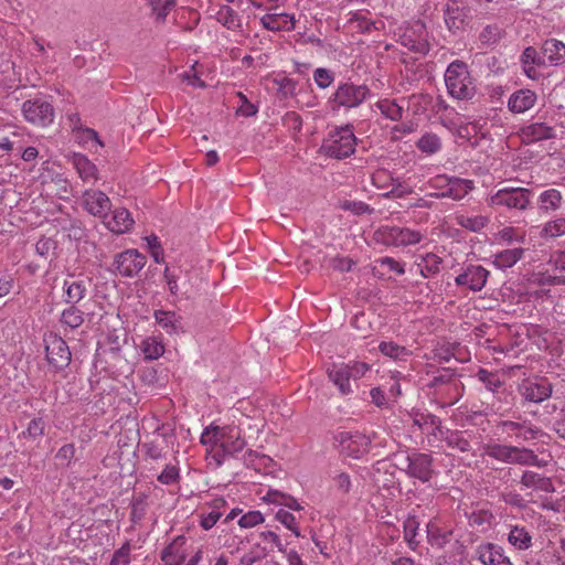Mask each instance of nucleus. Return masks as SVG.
<instances>
[{"instance_id": "nucleus-18", "label": "nucleus", "mask_w": 565, "mask_h": 565, "mask_svg": "<svg viewBox=\"0 0 565 565\" xmlns=\"http://www.w3.org/2000/svg\"><path fill=\"white\" fill-rule=\"evenodd\" d=\"M476 556L482 565H513L503 548L493 543L480 544L476 550Z\"/></svg>"}, {"instance_id": "nucleus-16", "label": "nucleus", "mask_w": 565, "mask_h": 565, "mask_svg": "<svg viewBox=\"0 0 565 565\" xmlns=\"http://www.w3.org/2000/svg\"><path fill=\"white\" fill-rule=\"evenodd\" d=\"M520 393L524 399L541 403L552 394V385L546 379H527L520 385Z\"/></svg>"}, {"instance_id": "nucleus-19", "label": "nucleus", "mask_w": 565, "mask_h": 565, "mask_svg": "<svg viewBox=\"0 0 565 565\" xmlns=\"http://www.w3.org/2000/svg\"><path fill=\"white\" fill-rule=\"evenodd\" d=\"M519 136L523 143L530 145L553 138L555 130L545 122H532L522 127L519 131Z\"/></svg>"}, {"instance_id": "nucleus-60", "label": "nucleus", "mask_w": 565, "mask_h": 565, "mask_svg": "<svg viewBox=\"0 0 565 565\" xmlns=\"http://www.w3.org/2000/svg\"><path fill=\"white\" fill-rule=\"evenodd\" d=\"M379 262L381 266L386 267L388 270L398 275H403L405 273L404 265L392 257H383Z\"/></svg>"}, {"instance_id": "nucleus-35", "label": "nucleus", "mask_w": 565, "mask_h": 565, "mask_svg": "<svg viewBox=\"0 0 565 565\" xmlns=\"http://www.w3.org/2000/svg\"><path fill=\"white\" fill-rule=\"evenodd\" d=\"M456 221L458 225L471 232H480L489 223L488 216L481 214H459Z\"/></svg>"}, {"instance_id": "nucleus-12", "label": "nucleus", "mask_w": 565, "mask_h": 565, "mask_svg": "<svg viewBox=\"0 0 565 565\" xmlns=\"http://www.w3.org/2000/svg\"><path fill=\"white\" fill-rule=\"evenodd\" d=\"M22 111L26 121L39 127H46L53 122V107L45 100H26L23 103Z\"/></svg>"}, {"instance_id": "nucleus-33", "label": "nucleus", "mask_w": 565, "mask_h": 565, "mask_svg": "<svg viewBox=\"0 0 565 565\" xmlns=\"http://www.w3.org/2000/svg\"><path fill=\"white\" fill-rule=\"evenodd\" d=\"M156 322L169 334L178 333L182 330L180 317L172 311L157 310L154 312Z\"/></svg>"}, {"instance_id": "nucleus-11", "label": "nucleus", "mask_w": 565, "mask_h": 565, "mask_svg": "<svg viewBox=\"0 0 565 565\" xmlns=\"http://www.w3.org/2000/svg\"><path fill=\"white\" fill-rule=\"evenodd\" d=\"M147 258L138 249H126L114 259L116 271L122 277H135L146 266Z\"/></svg>"}, {"instance_id": "nucleus-54", "label": "nucleus", "mask_w": 565, "mask_h": 565, "mask_svg": "<svg viewBox=\"0 0 565 565\" xmlns=\"http://www.w3.org/2000/svg\"><path fill=\"white\" fill-rule=\"evenodd\" d=\"M419 523L415 518H408L404 522V539L407 541L408 545L412 548H415L417 542L415 541V537L417 535Z\"/></svg>"}, {"instance_id": "nucleus-55", "label": "nucleus", "mask_w": 565, "mask_h": 565, "mask_svg": "<svg viewBox=\"0 0 565 565\" xmlns=\"http://www.w3.org/2000/svg\"><path fill=\"white\" fill-rule=\"evenodd\" d=\"M131 546L127 542L121 547L115 551L109 565H129Z\"/></svg>"}, {"instance_id": "nucleus-59", "label": "nucleus", "mask_w": 565, "mask_h": 565, "mask_svg": "<svg viewBox=\"0 0 565 565\" xmlns=\"http://www.w3.org/2000/svg\"><path fill=\"white\" fill-rule=\"evenodd\" d=\"M347 366H349L351 379L354 381L363 377L370 371V364L361 361L347 363Z\"/></svg>"}, {"instance_id": "nucleus-6", "label": "nucleus", "mask_w": 565, "mask_h": 565, "mask_svg": "<svg viewBox=\"0 0 565 565\" xmlns=\"http://www.w3.org/2000/svg\"><path fill=\"white\" fill-rule=\"evenodd\" d=\"M486 454L491 458L507 463L520 465H535L537 461L536 455L525 448H518L514 446L491 444L486 447Z\"/></svg>"}, {"instance_id": "nucleus-51", "label": "nucleus", "mask_w": 565, "mask_h": 565, "mask_svg": "<svg viewBox=\"0 0 565 565\" xmlns=\"http://www.w3.org/2000/svg\"><path fill=\"white\" fill-rule=\"evenodd\" d=\"M148 2L157 19L160 20H163L175 4V0H148Z\"/></svg>"}, {"instance_id": "nucleus-25", "label": "nucleus", "mask_w": 565, "mask_h": 565, "mask_svg": "<svg viewBox=\"0 0 565 565\" xmlns=\"http://www.w3.org/2000/svg\"><path fill=\"white\" fill-rule=\"evenodd\" d=\"M87 292L86 281L84 279L67 277L63 282V298L67 303L75 305L79 302Z\"/></svg>"}, {"instance_id": "nucleus-29", "label": "nucleus", "mask_w": 565, "mask_h": 565, "mask_svg": "<svg viewBox=\"0 0 565 565\" xmlns=\"http://www.w3.org/2000/svg\"><path fill=\"white\" fill-rule=\"evenodd\" d=\"M226 501L223 498H215L210 503V511L202 512L200 515V525L204 530L212 529L223 514Z\"/></svg>"}, {"instance_id": "nucleus-9", "label": "nucleus", "mask_w": 565, "mask_h": 565, "mask_svg": "<svg viewBox=\"0 0 565 565\" xmlns=\"http://www.w3.org/2000/svg\"><path fill=\"white\" fill-rule=\"evenodd\" d=\"M404 468L406 475L413 479L422 482H428L433 476V460L430 455L422 452H409L403 457Z\"/></svg>"}, {"instance_id": "nucleus-43", "label": "nucleus", "mask_w": 565, "mask_h": 565, "mask_svg": "<svg viewBox=\"0 0 565 565\" xmlns=\"http://www.w3.org/2000/svg\"><path fill=\"white\" fill-rule=\"evenodd\" d=\"M444 18L448 30L451 32L458 30L463 22L461 11L455 3L446 6Z\"/></svg>"}, {"instance_id": "nucleus-40", "label": "nucleus", "mask_w": 565, "mask_h": 565, "mask_svg": "<svg viewBox=\"0 0 565 565\" xmlns=\"http://www.w3.org/2000/svg\"><path fill=\"white\" fill-rule=\"evenodd\" d=\"M451 532L441 530L436 522L427 524V537L431 545L444 546L450 540Z\"/></svg>"}, {"instance_id": "nucleus-7", "label": "nucleus", "mask_w": 565, "mask_h": 565, "mask_svg": "<svg viewBox=\"0 0 565 565\" xmlns=\"http://www.w3.org/2000/svg\"><path fill=\"white\" fill-rule=\"evenodd\" d=\"M531 200V193L523 188H503L492 194L488 203L491 206L524 210Z\"/></svg>"}, {"instance_id": "nucleus-42", "label": "nucleus", "mask_w": 565, "mask_h": 565, "mask_svg": "<svg viewBox=\"0 0 565 565\" xmlns=\"http://www.w3.org/2000/svg\"><path fill=\"white\" fill-rule=\"evenodd\" d=\"M268 554L265 546L259 543H255L246 551L239 558L241 565H254L264 559Z\"/></svg>"}, {"instance_id": "nucleus-4", "label": "nucleus", "mask_w": 565, "mask_h": 565, "mask_svg": "<svg viewBox=\"0 0 565 565\" xmlns=\"http://www.w3.org/2000/svg\"><path fill=\"white\" fill-rule=\"evenodd\" d=\"M334 441L342 455L353 459H363L371 447V438L360 431H339Z\"/></svg>"}, {"instance_id": "nucleus-13", "label": "nucleus", "mask_w": 565, "mask_h": 565, "mask_svg": "<svg viewBox=\"0 0 565 565\" xmlns=\"http://www.w3.org/2000/svg\"><path fill=\"white\" fill-rule=\"evenodd\" d=\"M370 94L366 85H354L344 83L338 86L334 93V100L339 106L353 108L361 105Z\"/></svg>"}, {"instance_id": "nucleus-41", "label": "nucleus", "mask_w": 565, "mask_h": 565, "mask_svg": "<svg viewBox=\"0 0 565 565\" xmlns=\"http://www.w3.org/2000/svg\"><path fill=\"white\" fill-rule=\"evenodd\" d=\"M379 350L381 353L385 356H388L393 360L403 361L406 360L409 356V351L402 345H398L395 342H381L379 345Z\"/></svg>"}, {"instance_id": "nucleus-22", "label": "nucleus", "mask_w": 565, "mask_h": 565, "mask_svg": "<svg viewBox=\"0 0 565 565\" xmlns=\"http://www.w3.org/2000/svg\"><path fill=\"white\" fill-rule=\"evenodd\" d=\"M328 376L342 395H349L353 392L350 383V369L347 363H333L328 367Z\"/></svg>"}, {"instance_id": "nucleus-23", "label": "nucleus", "mask_w": 565, "mask_h": 565, "mask_svg": "<svg viewBox=\"0 0 565 565\" xmlns=\"http://www.w3.org/2000/svg\"><path fill=\"white\" fill-rule=\"evenodd\" d=\"M70 160L83 182L90 183L97 181V167L86 156L82 153H74Z\"/></svg>"}, {"instance_id": "nucleus-15", "label": "nucleus", "mask_w": 565, "mask_h": 565, "mask_svg": "<svg viewBox=\"0 0 565 565\" xmlns=\"http://www.w3.org/2000/svg\"><path fill=\"white\" fill-rule=\"evenodd\" d=\"M226 428L207 427L201 435V443L206 447V457L210 465L213 462L215 467L222 465L221 445Z\"/></svg>"}, {"instance_id": "nucleus-48", "label": "nucleus", "mask_w": 565, "mask_h": 565, "mask_svg": "<svg viewBox=\"0 0 565 565\" xmlns=\"http://www.w3.org/2000/svg\"><path fill=\"white\" fill-rule=\"evenodd\" d=\"M276 520L280 522L286 529L291 531L295 536H300V530L298 526V523L296 521V518L294 514H291L288 510L280 508L275 515Z\"/></svg>"}, {"instance_id": "nucleus-58", "label": "nucleus", "mask_w": 565, "mask_h": 565, "mask_svg": "<svg viewBox=\"0 0 565 565\" xmlns=\"http://www.w3.org/2000/svg\"><path fill=\"white\" fill-rule=\"evenodd\" d=\"M179 478V469L173 465H168L162 470V472L158 476V480L162 484H172Z\"/></svg>"}, {"instance_id": "nucleus-46", "label": "nucleus", "mask_w": 565, "mask_h": 565, "mask_svg": "<svg viewBox=\"0 0 565 565\" xmlns=\"http://www.w3.org/2000/svg\"><path fill=\"white\" fill-rule=\"evenodd\" d=\"M417 147L422 152L433 154L440 150V138L435 134H425L418 141Z\"/></svg>"}, {"instance_id": "nucleus-34", "label": "nucleus", "mask_w": 565, "mask_h": 565, "mask_svg": "<svg viewBox=\"0 0 565 565\" xmlns=\"http://www.w3.org/2000/svg\"><path fill=\"white\" fill-rule=\"evenodd\" d=\"M522 248H511L497 253L493 256V265L499 269H508L514 266L523 255Z\"/></svg>"}, {"instance_id": "nucleus-47", "label": "nucleus", "mask_w": 565, "mask_h": 565, "mask_svg": "<svg viewBox=\"0 0 565 565\" xmlns=\"http://www.w3.org/2000/svg\"><path fill=\"white\" fill-rule=\"evenodd\" d=\"M76 138L79 143L89 150H93L94 148L96 150L98 147H103V142L99 140L97 132L90 128L78 130Z\"/></svg>"}, {"instance_id": "nucleus-27", "label": "nucleus", "mask_w": 565, "mask_h": 565, "mask_svg": "<svg viewBox=\"0 0 565 565\" xmlns=\"http://www.w3.org/2000/svg\"><path fill=\"white\" fill-rule=\"evenodd\" d=\"M135 224L130 212L126 209H117L114 211L110 220L107 221V227L116 233L124 234L129 232Z\"/></svg>"}, {"instance_id": "nucleus-3", "label": "nucleus", "mask_w": 565, "mask_h": 565, "mask_svg": "<svg viewBox=\"0 0 565 565\" xmlns=\"http://www.w3.org/2000/svg\"><path fill=\"white\" fill-rule=\"evenodd\" d=\"M422 238L423 234L419 231L399 226L384 225L374 232V239L386 246L414 245L419 243Z\"/></svg>"}, {"instance_id": "nucleus-52", "label": "nucleus", "mask_w": 565, "mask_h": 565, "mask_svg": "<svg viewBox=\"0 0 565 565\" xmlns=\"http://www.w3.org/2000/svg\"><path fill=\"white\" fill-rule=\"evenodd\" d=\"M45 429V423L43 418L36 417L33 418L26 429L22 433L23 437L30 438V439H36L41 437L44 434Z\"/></svg>"}, {"instance_id": "nucleus-45", "label": "nucleus", "mask_w": 565, "mask_h": 565, "mask_svg": "<svg viewBox=\"0 0 565 565\" xmlns=\"http://www.w3.org/2000/svg\"><path fill=\"white\" fill-rule=\"evenodd\" d=\"M61 322L71 329H76L84 322V313L78 308L71 306L63 310Z\"/></svg>"}, {"instance_id": "nucleus-50", "label": "nucleus", "mask_w": 565, "mask_h": 565, "mask_svg": "<svg viewBox=\"0 0 565 565\" xmlns=\"http://www.w3.org/2000/svg\"><path fill=\"white\" fill-rule=\"evenodd\" d=\"M477 377L491 392H494L498 387L501 386V381H500L499 375L497 373L490 372L486 369H480L477 372Z\"/></svg>"}, {"instance_id": "nucleus-8", "label": "nucleus", "mask_w": 565, "mask_h": 565, "mask_svg": "<svg viewBox=\"0 0 565 565\" xmlns=\"http://www.w3.org/2000/svg\"><path fill=\"white\" fill-rule=\"evenodd\" d=\"M433 188L440 190L439 196L461 200L473 189V182L468 179L438 175L431 182Z\"/></svg>"}, {"instance_id": "nucleus-32", "label": "nucleus", "mask_w": 565, "mask_h": 565, "mask_svg": "<svg viewBox=\"0 0 565 565\" xmlns=\"http://www.w3.org/2000/svg\"><path fill=\"white\" fill-rule=\"evenodd\" d=\"M508 542L519 551H526L532 546V535L524 526L512 525L508 534Z\"/></svg>"}, {"instance_id": "nucleus-1", "label": "nucleus", "mask_w": 565, "mask_h": 565, "mask_svg": "<svg viewBox=\"0 0 565 565\" xmlns=\"http://www.w3.org/2000/svg\"><path fill=\"white\" fill-rule=\"evenodd\" d=\"M448 94L456 99L468 100L475 95V84L468 65L459 60L451 62L445 72Z\"/></svg>"}, {"instance_id": "nucleus-17", "label": "nucleus", "mask_w": 565, "mask_h": 565, "mask_svg": "<svg viewBox=\"0 0 565 565\" xmlns=\"http://www.w3.org/2000/svg\"><path fill=\"white\" fill-rule=\"evenodd\" d=\"M83 206L90 215L105 217L110 211L111 203L104 192L90 189L83 193Z\"/></svg>"}, {"instance_id": "nucleus-10", "label": "nucleus", "mask_w": 565, "mask_h": 565, "mask_svg": "<svg viewBox=\"0 0 565 565\" xmlns=\"http://www.w3.org/2000/svg\"><path fill=\"white\" fill-rule=\"evenodd\" d=\"M489 276V270L483 266L469 264L461 268L460 273L455 278V284L458 287L478 292L484 288Z\"/></svg>"}, {"instance_id": "nucleus-37", "label": "nucleus", "mask_w": 565, "mask_h": 565, "mask_svg": "<svg viewBox=\"0 0 565 565\" xmlns=\"http://www.w3.org/2000/svg\"><path fill=\"white\" fill-rule=\"evenodd\" d=\"M140 349L146 360H157L164 353L162 342L156 337L143 339Z\"/></svg>"}, {"instance_id": "nucleus-39", "label": "nucleus", "mask_w": 565, "mask_h": 565, "mask_svg": "<svg viewBox=\"0 0 565 565\" xmlns=\"http://www.w3.org/2000/svg\"><path fill=\"white\" fill-rule=\"evenodd\" d=\"M265 500L270 503L282 505L289 510H302V505L294 497L287 495L278 491H269L266 494Z\"/></svg>"}, {"instance_id": "nucleus-5", "label": "nucleus", "mask_w": 565, "mask_h": 565, "mask_svg": "<svg viewBox=\"0 0 565 565\" xmlns=\"http://www.w3.org/2000/svg\"><path fill=\"white\" fill-rule=\"evenodd\" d=\"M398 39L402 45L416 53L426 55L430 51L426 25L419 20L403 25Z\"/></svg>"}, {"instance_id": "nucleus-49", "label": "nucleus", "mask_w": 565, "mask_h": 565, "mask_svg": "<svg viewBox=\"0 0 565 565\" xmlns=\"http://www.w3.org/2000/svg\"><path fill=\"white\" fill-rule=\"evenodd\" d=\"M265 516L260 511L250 510L244 514L238 520V525L242 529H252L262 523H264Z\"/></svg>"}, {"instance_id": "nucleus-62", "label": "nucleus", "mask_w": 565, "mask_h": 565, "mask_svg": "<svg viewBox=\"0 0 565 565\" xmlns=\"http://www.w3.org/2000/svg\"><path fill=\"white\" fill-rule=\"evenodd\" d=\"M540 434V430L532 427V426H526L524 424H521V428H519V431L516 433V439H522V440H530V439H535Z\"/></svg>"}, {"instance_id": "nucleus-63", "label": "nucleus", "mask_w": 565, "mask_h": 565, "mask_svg": "<svg viewBox=\"0 0 565 565\" xmlns=\"http://www.w3.org/2000/svg\"><path fill=\"white\" fill-rule=\"evenodd\" d=\"M412 188L402 182L394 183L392 190L387 193V196L392 198H404L412 193Z\"/></svg>"}, {"instance_id": "nucleus-36", "label": "nucleus", "mask_w": 565, "mask_h": 565, "mask_svg": "<svg viewBox=\"0 0 565 565\" xmlns=\"http://www.w3.org/2000/svg\"><path fill=\"white\" fill-rule=\"evenodd\" d=\"M441 259L439 256L428 253L420 257L417 267L423 277L428 278L439 271Z\"/></svg>"}, {"instance_id": "nucleus-26", "label": "nucleus", "mask_w": 565, "mask_h": 565, "mask_svg": "<svg viewBox=\"0 0 565 565\" xmlns=\"http://www.w3.org/2000/svg\"><path fill=\"white\" fill-rule=\"evenodd\" d=\"M536 102V95L530 89H520L513 93L508 102V107L512 113L522 114L531 109Z\"/></svg>"}, {"instance_id": "nucleus-20", "label": "nucleus", "mask_w": 565, "mask_h": 565, "mask_svg": "<svg viewBox=\"0 0 565 565\" xmlns=\"http://www.w3.org/2000/svg\"><path fill=\"white\" fill-rule=\"evenodd\" d=\"M262 25L269 31H292L296 19L294 14L286 12H268L260 18Z\"/></svg>"}, {"instance_id": "nucleus-24", "label": "nucleus", "mask_w": 565, "mask_h": 565, "mask_svg": "<svg viewBox=\"0 0 565 565\" xmlns=\"http://www.w3.org/2000/svg\"><path fill=\"white\" fill-rule=\"evenodd\" d=\"M561 65L565 63V44L556 39L546 40L542 46V64Z\"/></svg>"}, {"instance_id": "nucleus-30", "label": "nucleus", "mask_w": 565, "mask_h": 565, "mask_svg": "<svg viewBox=\"0 0 565 565\" xmlns=\"http://www.w3.org/2000/svg\"><path fill=\"white\" fill-rule=\"evenodd\" d=\"M245 447V440L241 438L235 428H226L221 445L222 461L226 455L239 452Z\"/></svg>"}, {"instance_id": "nucleus-61", "label": "nucleus", "mask_w": 565, "mask_h": 565, "mask_svg": "<svg viewBox=\"0 0 565 565\" xmlns=\"http://www.w3.org/2000/svg\"><path fill=\"white\" fill-rule=\"evenodd\" d=\"M523 65H535L542 63V56L540 57L536 50L533 47H526L522 53Z\"/></svg>"}, {"instance_id": "nucleus-21", "label": "nucleus", "mask_w": 565, "mask_h": 565, "mask_svg": "<svg viewBox=\"0 0 565 565\" xmlns=\"http://www.w3.org/2000/svg\"><path fill=\"white\" fill-rule=\"evenodd\" d=\"M186 539L183 535L177 536L161 553L164 565H182L186 558Z\"/></svg>"}, {"instance_id": "nucleus-31", "label": "nucleus", "mask_w": 565, "mask_h": 565, "mask_svg": "<svg viewBox=\"0 0 565 565\" xmlns=\"http://www.w3.org/2000/svg\"><path fill=\"white\" fill-rule=\"evenodd\" d=\"M215 19L224 28L231 31H239L242 28V19L238 13L228 6H221L215 12Z\"/></svg>"}, {"instance_id": "nucleus-44", "label": "nucleus", "mask_w": 565, "mask_h": 565, "mask_svg": "<svg viewBox=\"0 0 565 565\" xmlns=\"http://www.w3.org/2000/svg\"><path fill=\"white\" fill-rule=\"evenodd\" d=\"M544 238H556L565 235V217H557L546 222L541 231Z\"/></svg>"}, {"instance_id": "nucleus-57", "label": "nucleus", "mask_w": 565, "mask_h": 565, "mask_svg": "<svg viewBox=\"0 0 565 565\" xmlns=\"http://www.w3.org/2000/svg\"><path fill=\"white\" fill-rule=\"evenodd\" d=\"M448 444L452 448H456L462 452L470 450L469 441L465 438V436L460 431L451 433L448 437Z\"/></svg>"}, {"instance_id": "nucleus-56", "label": "nucleus", "mask_w": 565, "mask_h": 565, "mask_svg": "<svg viewBox=\"0 0 565 565\" xmlns=\"http://www.w3.org/2000/svg\"><path fill=\"white\" fill-rule=\"evenodd\" d=\"M492 513L487 510L473 511L469 518L471 525L484 526L490 525L492 521Z\"/></svg>"}, {"instance_id": "nucleus-38", "label": "nucleus", "mask_w": 565, "mask_h": 565, "mask_svg": "<svg viewBox=\"0 0 565 565\" xmlns=\"http://www.w3.org/2000/svg\"><path fill=\"white\" fill-rule=\"evenodd\" d=\"M562 194L556 189H548L543 191L539 196L540 209L550 212L555 211L561 206Z\"/></svg>"}, {"instance_id": "nucleus-14", "label": "nucleus", "mask_w": 565, "mask_h": 565, "mask_svg": "<svg viewBox=\"0 0 565 565\" xmlns=\"http://www.w3.org/2000/svg\"><path fill=\"white\" fill-rule=\"evenodd\" d=\"M46 358L49 363L56 370H62L71 362V351L66 342L56 334L45 338Z\"/></svg>"}, {"instance_id": "nucleus-64", "label": "nucleus", "mask_w": 565, "mask_h": 565, "mask_svg": "<svg viewBox=\"0 0 565 565\" xmlns=\"http://www.w3.org/2000/svg\"><path fill=\"white\" fill-rule=\"evenodd\" d=\"M259 535L264 541L269 542L274 546H276L279 552H286V548L284 547L281 540L277 533L273 531H263Z\"/></svg>"}, {"instance_id": "nucleus-28", "label": "nucleus", "mask_w": 565, "mask_h": 565, "mask_svg": "<svg viewBox=\"0 0 565 565\" xmlns=\"http://www.w3.org/2000/svg\"><path fill=\"white\" fill-rule=\"evenodd\" d=\"M372 110H379L383 117L398 121L403 117L404 105L396 99L383 98L372 105Z\"/></svg>"}, {"instance_id": "nucleus-2", "label": "nucleus", "mask_w": 565, "mask_h": 565, "mask_svg": "<svg viewBox=\"0 0 565 565\" xmlns=\"http://www.w3.org/2000/svg\"><path fill=\"white\" fill-rule=\"evenodd\" d=\"M356 138L350 126L339 127L330 131L323 141L322 149L333 158L342 159L354 153Z\"/></svg>"}, {"instance_id": "nucleus-53", "label": "nucleus", "mask_w": 565, "mask_h": 565, "mask_svg": "<svg viewBox=\"0 0 565 565\" xmlns=\"http://www.w3.org/2000/svg\"><path fill=\"white\" fill-rule=\"evenodd\" d=\"M313 81L319 88H328L334 81V75L331 71L319 67L313 72Z\"/></svg>"}]
</instances>
